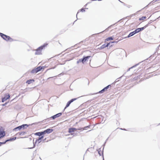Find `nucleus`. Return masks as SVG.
Instances as JSON below:
<instances>
[{
    "label": "nucleus",
    "mask_w": 160,
    "mask_h": 160,
    "mask_svg": "<svg viewBox=\"0 0 160 160\" xmlns=\"http://www.w3.org/2000/svg\"><path fill=\"white\" fill-rule=\"evenodd\" d=\"M71 104V103L69 101L67 102L65 107L64 108L63 110V111L65 110L70 105V104Z\"/></svg>",
    "instance_id": "cd10ccee"
},
{
    "label": "nucleus",
    "mask_w": 160,
    "mask_h": 160,
    "mask_svg": "<svg viewBox=\"0 0 160 160\" xmlns=\"http://www.w3.org/2000/svg\"><path fill=\"white\" fill-rule=\"evenodd\" d=\"M85 9H88V8H82L80 10H79L78 11V12L77 14H77L79 13L80 12H85Z\"/></svg>",
    "instance_id": "c756f323"
},
{
    "label": "nucleus",
    "mask_w": 160,
    "mask_h": 160,
    "mask_svg": "<svg viewBox=\"0 0 160 160\" xmlns=\"http://www.w3.org/2000/svg\"><path fill=\"white\" fill-rule=\"evenodd\" d=\"M87 41V39H85V40H83V42H85L86 41Z\"/></svg>",
    "instance_id": "052dcab7"
},
{
    "label": "nucleus",
    "mask_w": 160,
    "mask_h": 160,
    "mask_svg": "<svg viewBox=\"0 0 160 160\" xmlns=\"http://www.w3.org/2000/svg\"><path fill=\"white\" fill-rule=\"evenodd\" d=\"M95 118H97V119L98 120V122L99 123H103L104 122V121L103 122V119L104 117L101 115L98 116Z\"/></svg>",
    "instance_id": "6e6552de"
},
{
    "label": "nucleus",
    "mask_w": 160,
    "mask_h": 160,
    "mask_svg": "<svg viewBox=\"0 0 160 160\" xmlns=\"http://www.w3.org/2000/svg\"><path fill=\"white\" fill-rule=\"evenodd\" d=\"M46 139H47V138H45L44 139H43L42 140V142H46ZM48 141H46V142H48Z\"/></svg>",
    "instance_id": "a18cd8bd"
},
{
    "label": "nucleus",
    "mask_w": 160,
    "mask_h": 160,
    "mask_svg": "<svg viewBox=\"0 0 160 160\" xmlns=\"http://www.w3.org/2000/svg\"><path fill=\"white\" fill-rule=\"evenodd\" d=\"M52 119V118H51V117L49 118H47L46 119H45L41 122H40L39 123L42 122V123H47L51 119Z\"/></svg>",
    "instance_id": "2eb2a0df"
},
{
    "label": "nucleus",
    "mask_w": 160,
    "mask_h": 160,
    "mask_svg": "<svg viewBox=\"0 0 160 160\" xmlns=\"http://www.w3.org/2000/svg\"><path fill=\"white\" fill-rule=\"evenodd\" d=\"M56 66H55V67H53L52 68H49V69H48L47 70V71H48V70H50V69H54V68H56Z\"/></svg>",
    "instance_id": "8fccbe9b"
},
{
    "label": "nucleus",
    "mask_w": 160,
    "mask_h": 160,
    "mask_svg": "<svg viewBox=\"0 0 160 160\" xmlns=\"http://www.w3.org/2000/svg\"><path fill=\"white\" fill-rule=\"evenodd\" d=\"M16 139H17L16 137H12V138H9V139L6 140L4 142L5 144L7 142H8L12 141H14V140H16Z\"/></svg>",
    "instance_id": "f8f14e48"
},
{
    "label": "nucleus",
    "mask_w": 160,
    "mask_h": 160,
    "mask_svg": "<svg viewBox=\"0 0 160 160\" xmlns=\"http://www.w3.org/2000/svg\"><path fill=\"white\" fill-rule=\"evenodd\" d=\"M78 134V132L75 133L74 132L73 133H72L71 134L72 135H73V136H77Z\"/></svg>",
    "instance_id": "58836bf2"
},
{
    "label": "nucleus",
    "mask_w": 160,
    "mask_h": 160,
    "mask_svg": "<svg viewBox=\"0 0 160 160\" xmlns=\"http://www.w3.org/2000/svg\"><path fill=\"white\" fill-rule=\"evenodd\" d=\"M44 137V136H43V135L40 137H38V139L36 140V142H38V144L40 143L42 141L41 140Z\"/></svg>",
    "instance_id": "dca6fc26"
},
{
    "label": "nucleus",
    "mask_w": 160,
    "mask_h": 160,
    "mask_svg": "<svg viewBox=\"0 0 160 160\" xmlns=\"http://www.w3.org/2000/svg\"><path fill=\"white\" fill-rule=\"evenodd\" d=\"M26 133H27V132H26L22 131V132H18L16 134V135H19L23 136V135H25Z\"/></svg>",
    "instance_id": "f3484780"
},
{
    "label": "nucleus",
    "mask_w": 160,
    "mask_h": 160,
    "mask_svg": "<svg viewBox=\"0 0 160 160\" xmlns=\"http://www.w3.org/2000/svg\"><path fill=\"white\" fill-rule=\"evenodd\" d=\"M149 5H148V4L147 5V6H146L145 7V8H148V7Z\"/></svg>",
    "instance_id": "4d7b16f0"
},
{
    "label": "nucleus",
    "mask_w": 160,
    "mask_h": 160,
    "mask_svg": "<svg viewBox=\"0 0 160 160\" xmlns=\"http://www.w3.org/2000/svg\"><path fill=\"white\" fill-rule=\"evenodd\" d=\"M103 150H104V148H103L101 152H98V154L100 156H102V160H104V155H103Z\"/></svg>",
    "instance_id": "a211bd4d"
},
{
    "label": "nucleus",
    "mask_w": 160,
    "mask_h": 160,
    "mask_svg": "<svg viewBox=\"0 0 160 160\" xmlns=\"http://www.w3.org/2000/svg\"><path fill=\"white\" fill-rule=\"evenodd\" d=\"M39 48V47L36 50L35 55H40L42 54L41 51L42 50L41 49H38Z\"/></svg>",
    "instance_id": "4468645a"
},
{
    "label": "nucleus",
    "mask_w": 160,
    "mask_h": 160,
    "mask_svg": "<svg viewBox=\"0 0 160 160\" xmlns=\"http://www.w3.org/2000/svg\"><path fill=\"white\" fill-rule=\"evenodd\" d=\"M113 39H114V37H113V36L108 37L105 39V42H106V41H108L109 40H113Z\"/></svg>",
    "instance_id": "4be33fe9"
},
{
    "label": "nucleus",
    "mask_w": 160,
    "mask_h": 160,
    "mask_svg": "<svg viewBox=\"0 0 160 160\" xmlns=\"http://www.w3.org/2000/svg\"><path fill=\"white\" fill-rule=\"evenodd\" d=\"M91 57L92 58V57L90 56H84L82 58L78 60L77 61V64H78L80 62H82L83 64H84Z\"/></svg>",
    "instance_id": "f03ea898"
},
{
    "label": "nucleus",
    "mask_w": 160,
    "mask_h": 160,
    "mask_svg": "<svg viewBox=\"0 0 160 160\" xmlns=\"http://www.w3.org/2000/svg\"><path fill=\"white\" fill-rule=\"evenodd\" d=\"M92 147H91V148H88L87 150H86V153L87 152V151H89V149H92Z\"/></svg>",
    "instance_id": "37998d69"
},
{
    "label": "nucleus",
    "mask_w": 160,
    "mask_h": 160,
    "mask_svg": "<svg viewBox=\"0 0 160 160\" xmlns=\"http://www.w3.org/2000/svg\"><path fill=\"white\" fill-rule=\"evenodd\" d=\"M31 72L32 73H36L38 72V71L37 70L36 68H35L32 69L31 71Z\"/></svg>",
    "instance_id": "c85d7f7f"
},
{
    "label": "nucleus",
    "mask_w": 160,
    "mask_h": 160,
    "mask_svg": "<svg viewBox=\"0 0 160 160\" xmlns=\"http://www.w3.org/2000/svg\"><path fill=\"white\" fill-rule=\"evenodd\" d=\"M118 41H111L109 43H106L107 46L108 47V46L110 47V45L111 44H112V43H118Z\"/></svg>",
    "instance_id": "412c9836"
},
{
    "label": "nucleus",
    "mask_w": 160,
    "mask_h": 160,
    "mask_svg": "<svg viewBox=\"0 0 160 160\" xmlns=\"http://www.w3.org/2000/svg\"><path fill=\"white\" fill-rule=\"evenodd\" d=\"M53 131V129L50 128H48L43 131L44 135L46 134H49L52 132Z\"/></svg>",
    "instance_id": "9d476101"
},
{
    "label": "nucleus",
    "mask_w": 160,
    "mask_h": 160,
    "mask_svg": "<svg viewBox=\"0 0 160 160\" xmlns=\"http://www.w3.org/2000/svg\"><path fill=\"white\" fill-rule=\"evenodd\" d=\"M90 126V125H88V126L85 127V128H89Z\"/></svg>",
    "instance_id": "3c124183"
},
{
    "label": "nucleus",
    "mask_w": 160,
    "mask_h": 160,
    "mask_svg": "<svg viewBox=\"0 0 160 160\" xmlns=\"http://www.w3.org/2000/svg\"><path fill=\"white\" fill-rule=\"evenodd\" d=\"M107 47L106 44V43L102 45L101 47H100L99 48L100 49H102L104 48H105Z\"/></svg>",
    "instance_id": "bb28decb"
},
{
    "label": "nucleus",
    "mask_w": 160,
    "mask_h": 160,
    "mask_svg": "<svg viewBox=\"0 0 160 160\" xmlns=\"http://www.w3.org/2000/svg\"><path fill=\"white\" fill-rule=\"evenodd\" d=\"M48 44L47 43H45L42 45H41L40 47H39V48L38 49H41L42 50L45 48V47H46Z\"/></svg>",
    "instance_id": "aec40b11"
},
{
    "label": "nucleus",
    "mask_w": 160,
    "mask_h": 160,
    "mask_svg": "<svg viewBox=\"0 0 160 160\" xmlns=\"http://www.w3.org/2000/svg\"><path fill=\"white\" fill-rule=\"evenodd\" d=\"M0 36L4 40H6V41H10L11 42L14 41V40L11 37L3 33L0 32Z\"/></svg>",
    "instance_id": "7ed1b4c3"
},
{
    "label": "nucleus",
    "mask_w": 160,
    "mask_h": 160,
    "mask_svg": "<svg viewBox=\"0 0 160 160\" xmlns=\"http://www.w3.org/2000/svg\"><path fill=\"white\" fill-rule=\"evenodd\" d=\"M160 17H160H159L157 19H158V18H159Z\"/></svg>",
    "instance_id": "774afa93"
},
{
    "label": "nucleus",
    "mask_w": 160,
    "mask_h": 160,
    "mask_svg": "<svg viewBox=\"0 0 160 160\" xmlns=\"http://www.w3.org/2000/svg\"><path fill=\"white\" fill-rule=\"evenodd\" d=\"M5 143L3 142H0V147L2 146V145L3 144H4Z\"/></svg>",
    "instance_id": "de8ad7c7"
},
{
    "label": "nucleus",
    "mask_w": 160,
    "mask_h": 160,
    "mask_svg": "<svg viewBox=\"0 0 160 160\" xmlns=\"http://www.w3.org/2000/svg\"><path fill=\"white\" fill-rule=\"evenodd\" d=\"M83 42V41H81L80 42L76 44L74 46L71 47V48H74V47H75V46L79 45L80 44H81V43H82Z\"/></svg>",
    "instance_id": "72a5a7b5"
},
{
    "label": "nucleus",
    "mask_w": 160,
    "mask_h": 160,
    "mask_svg": "<svg viewBox=\"0 0 160 160\" xmlns=\"http://www.w3.org/2000/svg\"><path fill=\"white\" fill-rule=\"evenodd\" d=\"M56 77V76H54V77H49L47 79L48 80H49V79H50V78H54V79H55V78Z\"/></svg>",
    "instance_id": "09e8293b"
},
{
    "label": "nucleus",
    "mask_w": 160,
    "mask_h": 160,
    "mask_svg": "<svg viewBox=\"0 0 160 160\" xmlns=\"http://www.w3.org/2000/svg\"><path fill=\"white\" fill-rule=\"evenodd\" d=\"M27 137H21L20 138H27Z\"/></svg>",
    "instance_id": "bf43d9fd"
},
{
    "label": "nucleus",
    "mask_w": 160,
    "mask_h": 160,
    "mask_svg": "<svg viewBox=\"0 0 160 160\" xmlns=\"http://www.w3.org/2000/svg\"><path fill=\"white\" fill-rule=\"evenodd\" d=\"M41 67H42V69H44L46 67L45 66H41Z\"/></svg>",
    "instance_id": "864d4df0"
},
{
    "label": "nucleus",
    "mask_w": 160,
    "mask_h": 160,
    "mask_svg": "<svg viewBox=\"0 0 160 160\" xmlns=\"http://www.w3.org/2000/svg\"><path fill=\"white\" fill-rule=\"evenodd\" d=\"M117 23V22L116 23H115L114 24H113L112 25H111L109 26L106 29H105V30L101 32H100V33H98V34H99V33H102V32H104V31H108L109 29H110L113 26H114V25H115L116 23Z\"/></svg>",
    "instance_id": "6ab92c4d"
},
{
    "label": "nucleus",
    "mask_w": 160,
    "mask_h": 160,
    "mask_svg": "<svg viewBox=\"0 0 160 160\" xmlns=\"http://www.w3.org/2000/svg\"><path fill=\"white\" fill-rule=\"evenodd\" d=\"M40 122H34L29 124H23L21 125H20V126L21 127V129H26L30 126H32L33 125H37Z\"/></svg>",
    "instance_id": "20e7f679"
},
{
    "label": "nucleus",
    "mask_w": 160,
    "mask_h": 160,
    "mask_svg": "<svg viewBox=\"0 0 160 160\" xmlns=\"http://www.w3.org/2000/svg\"><path fill=\"white\" fill-rule=\"evenodd\" d=\"M21 129V127L20 126H18L15 128H14L13 129V131H17L18 130H20Z\"/></svg>",
    "instance_id": "393cba45"
},
{
    "label": "nucleus",
    "mask_w": 160,
    "mask_h": 160,
    "mask_svg": "<svg viewBox=\"0 0 160 160\" xmlns=\"http://www.w3.org/2000/svg\"><path fill=\"white\" fill-rule=\"evenodd\" d=\"M155 2H156V0H153L150 2L149 4L148 5H150V4H153L154 3H155Z\"/></svg>",
    "instance_id": "4c0bfd02"
},
{
    "label": "nucleus",
    "mask_w": 160,
    "mask_h": 160,
    "mask_svg": "<svg viewBox=\"0 0 160 160\" xmlns=\"http://www.w3.org/2000/svg\"><path fill=\"white\" fill-rule=\"evenodd\" d=\"M39 158L40 159H41V160H42V159H41V158H40V157H39Z\"/></svg>",
    "instance_id": "338daca9"
},
{
    "label": "nucleus",
    "mask_w": 160,
    "mask_h": 160,
    "mask_svg": "<svg viewBox=\"0 0 160 160\" xmlns=\"http://www.w3.org/2000/svg\"><path fill=\"white\" fill-rule=\"evenodd\" d=\"M83 129H84V130H87V128H85V127L83 128Z\"/></svg>",
    "instance_id": "13d9d810"
},
{
    "label": "nucleus",
    "mask_w": 160,
    "mask_h": 160,
    "mask_svg": "<svg viewBox=\"0 0 160 160\" xmlns=\"http://www.w3.org/2000/svg\"><path fill=\"white\" fill-rule=\"evenodd\" d=\"M29 139L30 140H31L32 139V138L31 137L29 138Z\"/></svg>",
    "instance_id": "680f3d73"
},
{
    "label": "nucleus",
    "mask_w": 160,
    "mask_h": 160,
    "mask_svg": "<svg viewBox=\"0 0 160 160\" xmlns=\"http://www.w3.org/2000/svg\"><path fill=\"white\" fill-rule=\"evenodd\" d=\"M122 130H125V131L126 130V129L125 128H123Z\"/></svg>",
    "instance_id": "e2e57ef3"
},
{
    "label": "nucleus",
    "mask_w": 160,
    "mask_h": 160,
    "mask_svg": "<svg viewBox=\"0 0 160 160\" xmlns=\"http://www.w3.org/2000/svg\"><path fill=\"white\" fill-rule=\"evenodd\" d=\"M36 151H37V150H35L33 152V155H32V159L31 160H33V159L35 157V156L36 155V153H37Z\"/></svg>",
    "instance_id": "2f4dec72"
},
{
    "label": "nucleus",
    "mask_w": 160,
    "mask_h": 160,
    "mask_svg": "<svg viewBox=\"0 0 160 160\" xmlns=\"http://www.w3.org/2000/svg\"><path fill=\"white\" fill-rule=\"evenodd\" d=\"M5 136V132L3 131L0 128V137L1 138Z\"/></svg>",
    "instance_id": "ddd939ff"
},
{
    "label": "nucleus",
    "mask_w": 160,
    "mask_h": 160,
    "mask_svg": "<svg viewBox=\"0 0 160 160\" xmlns=\"http://www.w3.org/2000/svg\"><path fill=\"white\" fill-rule=\"evenodd\" d=\"M34 138H33V147H31V148H28V149H32L34 148L35 146H36V143L38 142H36V140H35V142H34Z\"/></svg>",
    "instance_id": "5701e85b"
},
{
    "label": "nucleus",
    "mask_w": 160,
    "mask_h": 160,
    "mask_svg": "<svg viewBox=\"0 0 160 160\" xmlns=\"http://www.w3.org/2000/svg\"><path fill=\"white\" fill-rule=\"evenodd\" d=\"M76 21H76H74V22L73 23V24H74V23Z\"/></svg>",
    "instance_id": "69168bd1"
},
{
    "label": "nucleus",
    "mask_w": 160,
    "mask_h": 160,
    "mask_svg": "<svg viewBox=\"0 0 160 160\" xmlns=\"http://www.w3.org/2000/svg\"><path fill=\"white\" fill-rule=\"evenodd\" d=\"M34 82V80L33 79H30L27 81L26 83L28 84H30L32 82Z\"/></svg>",
    "instance_id": "b1692460"
},
{
    "label": "nucleus",
    "mask_w": 160,
    "mask_h": 160,
    "mask_svg": "<svg viewBox=\"0 0 160 160\" xmlns=\"http://www.w3.org/2000/svg\"><path fill=\"white\" fill-rule=\"evenodd\" d=\"M90 126V125H88V126L85 127V128H89Z\"/></svg>",
    "instance_id": "603ef678"
},
{
    "label": "nucleus",
    "mask_w": 160,
    "mask_h": 160,
    "mask_svg": "<svg viewBox=\"0 0 160 160\" xmlns=\"http://www.w3.org/2000/svg\"><path fill=\"white\" fill-rule=\"evenodd\" d=\"M126 72H124V73L123 74V75L121 76V77H120L119 78H118L115 81V82L113 83H114V84L116 83V82L119 81V79H121L123 76H124V75L126 74Z\"/></svg>",
    "instance_id": "a878e982"
},
{
    "label": "nucleus",
    "mask_w": 160,
    "mask_h": 160,
    "mask_svg": "<svg viewBox=\"0 0 160 160\" xmlns=\"http://www.w3.org/2000/svg\"><path fill=\"white\" fill-rule=\"evenodd\" d=\"M68 132L69 133H71V134L72 133L74 132V131H73V130L72 128H69L68 130Z\"/></svg>",
    "instance_id": "7c9ffc66"
},
{
    "label": "nucleus",
    "mask_w": 160,
    "mask_h": 160,
    "mask_svg": "<svg viewBox=\"0 0 160 160\" xmlns=\"http://www.w3.org/2000/svg\"><path fill=\"white\" fill-rule=\"evenodd\" d=\"M146 18V16H142V17L140 18L139 19V20L140 21L143 20L144 19H145Z\"/></svg>",
    "instance_id": "c9c22d12"
},
{
    "label": "nucleus",
    "mask_w": 160,
    "mask_h": 160,
    "mask_svg": "<svg viewBox=\"0 0 160 160\" xmlns=\"http://www.w3.org/2000/svg\"><path fill=\"white\" fill-rule=\"evenodd\" d=\"M8 103V102H6L5 103L2 104V106H4L7 105Z\"/></svg>",
    "instance_id": "a19ab883"
},
{
    "label": "nucleus",
    "mask_w": 160,
    "mask_h": 160,
    "mask_svg": "<svg viewBox=\"0 0 160 160\" xmlns=\"http://www.w3.org/2000/svg\"><path fill=\"white\" fill-rule=\"evenodd\" d=\"M10 95L8 93L5 94L3 97L2 98V102H4L5 101L9 98Z\"/></svg>",
    "instance_id": "0eeeda50"
},
{
    "label": "nucleus",
    "mask_w": 160,
    "mask_h": 160,
    "mask_svg": "<svg viewBox=\"0 0 160 160\" xmlns=\"http://www.w3.org/2000/svg\"><path fill=\"white\" fill-rule=\"evenodd\" d=\"M121 2L122 3L123 5H124V6H125L126 5V4L125 3H124L123 2Z\"/></svg>",
    "instance_id": "5fc2aeb1"
},
{
    "label": "nucleus",
    "mask_w": 160,
    "mask_h": 160,
    "mask_svg": "<svg viewBox=\"0 0 160 160\" xmlns=\"http://www.w3.org/2000/svg\"><path fill=\"white\" fill-rule=\"evenodd\" d=\"M77 130H81L82 131L83 130H84V129H83V128H77Z\"/></svg>",
    "instance_id": "ea45409f"
},
{
    "label": "nucleus",
    "mask_w": 160,
    "mask_h": 160,
    "mask_svg": "<svg viewBox=\"0 0 160 160\" xmlns=\"http://www.w3.org/2000/svg\"><path fill=\"white\" fill-rule=\"evenodd\" d=\"M96 150L98 152H102L101 150V148H99L98 149H97Z\"/></svg>",
    "instance_id": "c03bdc74"
},
{
    "label": "nucleus",
    "mask_w": 160,
    "mask_h": 160,
    "mask_svg": "<svg viewBox=\"0 0 160 160\" xmlns=\"http://www.w3.org/2000/svg\"><path fill=\"white\" fill-rule=\"evenodd\" d=\"M152 22H153V21H152V20H151L148 22V24L146 25L145 26H144L143 27H145V28H146L147 27H148V26L150 24H151V23H152Z\"/></svg>",
    "instance_id": "f704fd0d"
},
{
    "label": "nucleus",
    "mask_w": 160,
    "mask_h": 160,
    "mask_svg": "<svg viewBox=\"0 0 160 160\" xmlns=\"http://www.w3.org/2000/svg\"><path fill=\"white\" fill-rule=\"evenodd\" d=\"M34 134L36 136H38L39 137H40L42 135L43 136H44V135L43 131L40 132H36L34 133Z\"/></svg>",
    "instance_id": "9b49d317"
},
{
    "label": "nucleus",
    "mask_w": 160,
    "mask_h": 160,
    "mask_svg": "<svg viewBox=\"0 0 160 160\" xmlns=\"http://www.w3.org/2000/svg\"><path fill=\"white\" fill-rule=\"evenodd\" d=\"M120 129H121V130H122L123 128H120Z\"/></svg>",
    "instance_id": "0e129e2a"
},
{
    "label": "nucleus",
    "mask_w": 160,
    "mask_h": 160,
    "mask_svg": "<svg viewBox=\"0 0 160 160\" xmlns=\"http://www.w3.org/2000/svg\"><path fill=\"white\" fill-rule=\"evenodd\" d=\"M73 129V131H74V132L76 131L77 130V128H72Z\"/></svg>",
    "instance_id": "49530a36"
},
{
    "label": "nucleus",
    "mask_w": 160,
    "mask_h": 160,
    "mask_svg": "<svg viewBox=\"0 0 160 160\" xmlns=\"http://www.w3.org/2000/svg\"><path fill=\"white\" fill-rule=\"evenodd\" d=\"M112 84H109L106 87H105L104 88H103L102 90L98 92H97L96 94L97 93H103L104 92L107 91L108 90V89L109 88H111V87Z\"/></svg>",
    "instance_id": "39448f33"
},
{
    "label": "nucleus",
    "mask_w": 160,
    "mask_h": 160,
    "mask_svg": "<svg viewBox=\"0 0 160 160\" xmlns=\"http://www.w3.org/2000/svg\"><path fill=\"white\" fill-rule=\"evenodd\" d=\"M113 44H110V47H112L113 46Z\"/></svg>",
    "instance_id": "6e6d98bb"
},
{
    "label": "nucleus",
    "mask_w": 160,
    "mask_h": 160,
    "mask_svg": "<svg viewBox=\"0 0 160 160\" xmlns=\"http://www.w3.org/2000/svg\"><path fill=\"white\" fill-rule=\"evenodd\" d=\"M152 55H151V56H150L149 58H147L146 59L144 60L143 61H142V62L138 63H137L136 64H135V65H133V66L129 68H128L127 71V72H128L131 69H132L134 68H135V67H136L138 65L139 63H141V62H144V61H146V62H147V61L148 59V58H151L152 57Z\"/></svg>",
    "instance_id": "423d86ee"
},
{
    "label": "nucleus",
    "mask_w": 160,
    "mask_h": 160,
    "mask_svg": "<svg viewBox=\"0 0 160 160\" xmlns=\"http://www.w3.org/2000/svg\"><path fill=\"white\" fill-rule=\"evenodd\" d=\"M62 114V112H59L57 113L51 117V118L52 120H54L56 118L61 116Z\"/></svg>",
    "instance_id": "1a4fd4ad"
},
{
    "label": "nucleus",
    "mask_w": 160,
    "mask_h": 160,
    "mask_svg": "<svg viewBox=\"0 0 160 160\" xmlns=\"http://www.w3.org/2000/svg\"><path fill=\"white\" fill-rule=\"evenodd\" d=\"M145 28V27H142L138 28L136 29L134 31L132 32L129 33L127 38H129L135 35V34L139 32L144 30Z\"/></svg>",
    "instance_id": "f257e3e1"
},
{
    "label": "nucleus",
    "mask_w": 160,
    "mask_h": 160,
    "mask_svg": "<svg viewBox=\"0 0 160 160\" xmlns=\"http://www.w3.org/2000/svg\"><path fill=\"white\" fill-rule=\"evenodd\" d=\"M78 98H72L70 100H69V101L71 103L72 102H73V101H74L75 100H76Z\"/></svg>",
    "instance_id": "e433bc0d"
},
{
    "label": "nucleus",
    "mask_w": 160,
    "mask_h": 160,
    "mask_svg": "<svg viewBox=\"0 0 160 160\" xmlns=\"http://www.w3.org/2000/svg\"><path fill=\"white\" fill-rule=\"evenodd\" d=\"M108 138L106 139L105 142L102 145V146H103V148H104V147L105 145V144L106 142H107V140H108Z\"/></svg>",
    "instance_id": "79ce46f5"
},
{
    "label": "nucleus",
    "mask_w": 160,
    "mask_h": 160,
    "mask_svg": "<svg viewBox=\"0 0 160 160\" xmlns=\"http://www.w3.org/2000/svg\"><path fill=\"white\" fill-rule=\"evenodd\" d=\"M36 68L38 71V72L40 71L42 69V67H41V66L38 67Z\"/></svg>",
    "instance_id": "473e14b6"
}]
</instances>
